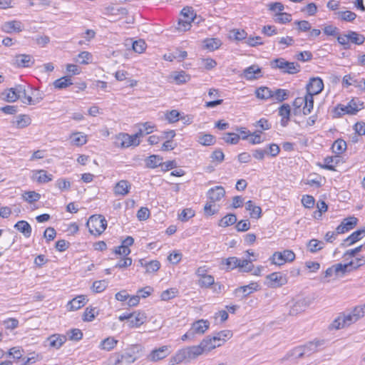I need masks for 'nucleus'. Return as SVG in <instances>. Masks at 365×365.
<instances>
[{"label":"nucleus","mask_w":365,"mask_h":365,"mask_svg":"<svg viewBox=\"0 0 365 365\" xmlns=\"http://www.w3.org/2000/svg\"><path fill=\"white\" fill-rule=\"evenodd\" d=\"M202 353V349L199 345L188 346L179 350L175 355L171 358L170 362L173 364H180L182 361L189 362L197 358Z\"/></svg>","instance_id":"f257e3e1"},{"label":"nucleus","mask_w":365,"mask_h":365,"mask_svg":"<svg viewBox=\"0 0 365 365\" xmlns=\"http://www.w3.org/2000/svg\"><path fill=\"white\" fill-rule=\"evenodd\" d=\"M270 65L272 68H277L282 73L295 74L300 71V65L298 63L289 62L283 58L272 60Z\"/></svg>","instance_id":"f03ea898"},{"label":"nucleus","mask_w":365,"mask_h":365,"mask_svg":"<svg viewBox=\"0 0 365 365\" xmlns=\"http://www.w3.org/2000/svg\"><path fill=\"white\" fill-rule=\"evenodd\" d=\"M91 234L96 236L101 235L107 227V221L103 216L92 215L86 223Z\"/></svg>","instance_id":"7ed1b4c3"},{"label":"nucleus","mask_w":365,"mask_h":365,"mask_svg":"<svg viewBox=\"0 0 365 365\" xmlns=\"http://www.w3.org/2000/svg\"><path fill=\"white\" fill-rule=\"evenodd\" d=\"M295 259V254L290 250L283 252H275L270 258L272 264L281 266L286 262H291Z\"/></svg>","instance_id":"20e7f679"},{"label":"nucleus","mask_w":365,"mask_h":365,"mask_svg":"<svg viewBox=\"0 0 365 365\" xmlns=\"http://www.w3.org/2000/svg\"><path fill=\"white\" fill-rule=\"evenodd\" d=\"M140 143V141H134L132 135L125 133H120L117 135L114 141L116 147L122 148H128L131 145L138 146Z\"/></svg>","instance_id":"39448f33"},{"label":"nucleus","mask_w":365,"mask_h":365,"mask_svg":"<svg viewBox=\"0 0 365 365\" xmlns=\"http://www.w3.org/2000/svg\"><path fill=\"white\" fill-rule=\"evenodd\" d=\"M15 90L17 93V99H20L24 103L28 105H35L42 100V98H33L31 96H27L25 86L18 85L15 87Z\"/></svg>","instance_id":"423d86ee"},{"label":"nucleus","mask_w":365,"mask_h":365,"mask_svg":"<svg viewBox=\"0 0 365 365\" xmlns=\"http://www.w3.org/2000/svg\"><path fill=\"white\" fill-rule=\"evenodd\" d=\"M267 284L272 288L279 287L287 282L285 274L281 272H273L267 276Z\"/></svg>","instance_id":"0eeeda50"},{"label":"nucleus","mask_w":365,"mask_h":365,"mask_svg":"<svg viewBox=\"0 0 365 365\" xmlns=\"http://www.w3.org/2000/svg\"><path fill=\"white\" fill-rule=\"evenodd\" d=\"M258 289V284L257 282H251L248 285L242 286L235 289L233 292V294L235 297H238L242 299Z\"/></svg>","instance_id":"6e6552de"},{"label":"nucleus","mask_w":365,"mask_h":365,"mask_svg":"<svg viewBox=\"0 0 365 365\" xmlns=\"http://www.w3.org/2000/svg\"><path fill=\"white\" fill-rule=\"evenodd\" d=\"M307 94L314 96L322 92L324 88L323 81L319 77H313L310 78L307 84Z\"/></svg>","instance_id":"1a4fd4ad"},{"label":"nucleus","mask_w":365,"mask_h":365,"mask_svg":"<svg viewBox=\"0 0 365 365\" xmlns=\"http://www.w3.org/2000/svg\"><path fill=\"white\" fill-rule=\"evenodd\" d=\"M356 322L357 321L351 312L347 314H344L343 315L339 316L338 318L333 322L331 326L334 328L339 329L344 328L346 326H349Z\"/></svg>","instance_id":"9d476101"},{"label":"nucleus","mask_w":365,"mask_h":365,"mask_svg":"<svg viewBox=\"0 0 365 365\" xmlns=\"http://www.w3.org/2000/svg\"><path fill=\"white\" fill-rule=\"evenodd\" d=\"M225 195V190L222 186H215L210 188L207 193L208 202L205 205H211V203L220 201Z\"/></svg>","instance_id":"9b49d317"},{"label":"nucleus","mask_w":365,"mask_h":365,"mask_svg":"<svg viewBox=\"0 0 365 365\" xmlns=\"http://www.w3.org/2000/svg\"><path fill=\"white\" fill-rule=\"evenodd\" d=\"M310 304L311 301L307 298L299 299L290 307L289 314L291 316H296L305 311Z\"/></svg>","instance_id":"f8f14e48"},{"label":"nucleus","mask_w":365,"mask_h":365,"mask_svg":"<svg viewBox=\"0 0 365 365\" xmlns=\"http://www.w3.org/2000/svg\"><path fill=\"white\" fill-rule=\"evenodd\" d=\"M24 29V24L17 20L9 21L1 25V30L6 34L19 33Z\"/></svg>","instance_id":"ddd939ff"},{"label":"nucleus","mask_w":365,"mask_h":365,"mask_svg":"<svg viewBox=\"0 0 365 365\" xmlns=\"http://www.w3.org/2000/svg\"><path fill=\"white\" fill-rule=\"evenodd\" d=\"M356 217L351 216L344 219L341 224L336 227V234H343L353 229L357 225Z\"/></svg>","instance_id":"4468645a"},{"label":"nucleus","mask_w":365,"mask_h":365,"mask_svg":"<svg viewBox=\"0 0 365 365\" xmlns=\"http://www.w3.org/2000/svg\"><path fill=\"white\" fill-rule=\"evenodd\" d=\"M13 63L17 67H30L34 63V59L29 54H18L14 56Z\"/></svg>","instance_id":"2eb2a0df"},{"label":"nucleus","mask_w":365,"mask_h":365,"mask_svg":"<svg viewBox=\"0 0 365 365\" xmlns=\"http://www.w3.org/2000/svg\"><path fill=\"white\" fill-rule=\"evenodd\" d=\"M210 322L207 320L200 319L195 322L190 330L195 336L196 334H203L209 328Z\"/></svg>","instance_id":"dca6fc26"},{"label":"nucleus","mask_w":365,"mask_h":365,"mask_svg":"<svg viewBox=\"0 0 365 365\" xmlns=\"http://www.w3.org/2000/svg\"><path fill=\"white\" fill-rule=\"evenodd\" d=\"M302 358H304V356L300 346H299L287 351V354L279 359V361L284 363L287 361H293Z\"/></svg>","instance_id":"f3484780"},{"label":"nucleus","mask_w":365,"mask_h":365,"mask_svg":"<svg viewBox=\"0 0 365 365\" xmlns=\"http://www.w3.org/2000/svg\"><path fill=\"white\" fill-rule=\"evenodd\" d=\"M336 110L339 115H344L345 113L354 115L356 113V112L359 110V108L354 100H351L346 106H343L341 104L338 105L336 108Z\"/></svg>","instance_id":"a211bd4d"},{"label":"nucleus","mask_w":365,"mask_h":365,"mask_svg":"<svg viewBox=\"0 0 365 365\" xmlns=\"http://www.w3.org/2000/svg\"><path fill=\"white\" fill-rule=\"evenodd\" d=\"M169 355L168 346H163L159 349L153 350L150 355L148 356V359L152 361H158L159 360L163 359Z\"/></svg>","instance_id":"6ab92c4d"},{"label":"nucleus","mask_w":365,"mask_h":365,"mask_svg":"<svg viewBox=\"0 0 365 365\" xmlns=\"http://www.w3.org/2000/svg\"><path fill=\"white\" fill-rule=\"evenodd\" d=\"M48 342V346L53 349H59L66 341V337L64 335L55 334L51 335L46 340Z\"/></svg>","instance_id":"aec40b11"},{"label":"nucleus","mask_w":365,"mask_h":365,"mask_svg":"<svg viewBox=\"0 0 365 365\" xmlns=\"http://www.w3.org/2000/svg\"><path fill=\"white\" fill-rule=\"evenodd\" d=\"M322 344V343L320 341H313L300 346V348L302 349L304 356L307 357L317 352L318 351V346Z\"/></svg>","instance_id":"412c9836"},{"label":"nucleus","mask_w":365,"mask_h":365,"mask_svg":"<svg viewBox=\"0 0 365 365\" xmlns=\"http://www.w3.org/2000/svg\"><path fill=\"white\" fill-rule=\"evenodd\" d=\"M291 108L287 103L282 105L279 108V115L282 117L280 123L283 127H286L290 120Z\"/></svg>","instance_id":"4be33fe9"},{"label":"nucleus","mask_w":365,"mask_h":365,"mask_svg":"<svg viewBox=\"0 0 365 365\" xmlns=\"http://www.w3.org/2000/svg\"><path fill=\"white\" fill-rule=\"evenodd\" d=\"M261 68L257 65H252L245 69L244 76L247 80H254L262 76Z\"/></svg>","instance_id":"5701e85b"},{"label":"nucleus","mask_w":365,"mask_h":365,"mask_svg":"<svg viewBox=\"0 0 365 365\" xmlns=\"http://www.w3.org/2000/svg\"><path fill=\"white\" fill-rule=\"evenodd\" d=\"M113 357L114 359L113 365L130 364L135 361V358H132L127 351H125L123 354L115 353Z\"/></svg>","instance_id":"b1692460"},{"label":"nucleus","mask_w":365,"mask_h":365,"mask_svg":"<svg viewBox=\"0 0 365 365\" xmlns=\"http://www.w3.org/2000/svg\"><path fill=\"white\" fill-rule=\"evenodd\" d=\"M87 301L86 296L79 295L69 301L67 307L69 310H78L83 307Z\"/></svg>","instance_id":"393cba45"},{"label":"nucleus","mask_w":365,"mask_h":365,"mask_svg":"<svg viewBox=\"0 0 365 365\" xmlns=\"http://www.w3.org/2000/svg\"><path fill=\"white\" fill-rule=\"evenodd\" d=\"M71 143L76 146H82L87 143V135L81 132L72 133L70 135Z\"/></svg>","instance_id":"a878e982"},{"label":"nucleus","mask_w":365,"mask_h":365,"mask_svg":"<svg viewBox=\"0 0 365 365\" xmlns=\"http://www.w3.org/2000/svg\"><path fill=\"white\" fill-rule=\"evenodd\" d=\"M232 336V333L230 330H222L217 333H216L214 337V342H217V346L219 347L222 346L225 341L227 339H230Z\"/></svg>","instance_id":"bb28decb"},{"label":"nucleus","mask_w":365,"mask_h":365,"mask_svg":"<svg viewBox=\"0 0 365 365\" xmlns=\"http://www.w3.org/2000/svg\"><path fill=\"white\" fill-rule=\"evenodd\" d=\"M365 234V227L362 229L358 230L354 232L351 235H350L348 237H346L344 240L343 245L346 244V245L349 246L355 243L356 242L361 240L363 237V235Z\"/></svg>","instance_id":"cd10ccee"},{"label":"nucleus","mask_w":365,"mask_h":365,"mask_svg":"<svg viewBox=\"0 0 365 365\" xmlns=\"http://www.w3.org/2000/svg\"><path fill=\"white\" fill-rule=\"evenodd\" d=\"M132 314H134V317L130 318L129 321V326L130 327H139L145 322L146 316L145 313L133 312Z\"/></svg>","instance_id":"c85d7f7f"},{"label":"nucleus","mask_w":365,"mask_h":365,"mask_svg":"<svg viewBox=\"0 0 365 365\" xmlns=\"http://www.w3.org/2000/svg\"><path fill=\"white\" fill-rule=\"evenodd\" d=\"M105 15L107 16H125L128 15V11L125 8L120 7V8H115L113 6H109L105 8L104 13Z\"/></svg>","instance_id":"c756f323"},{"label":"nucleus","mask_w":365,"mask_h":365,"mask_svg":"<svg viewBox=\"0 0 365 365\" xmlns=\"http://www.w3.org/2000/svg\"><path fill=\"white\" fill-rule=\"evenodd\" d=\"M14 227L21 232L26 237H29L31 235V225L25 220H21L17 222Z\"/></svg>","instance_id":"7c9ffc66"},{"label":"nucleus","mask_w":365,"mask_h":365,"mask_svg":"<svg viewBox=\"0 0 365 365\" xmlns=\"http://www.w3.org/2000/svg\"><path fill=\"white\" fill-rule=\"evenodd\" d=\"M256 97L262 100L272 98V91L267 86H261L255 91Z\"/></svg>","instance_id":"2f4dec72"},{"label":"nucleus","mask_w":365,"mask_h":365,"mask_svg":"<svg viewBox=\"0 0 365 365\" xmlns=\"http://www.w3.org/2000/svg\"><path fill=\"white\" fill-rule=\"evenodd\" d=\"M33 178L39 183H46L52 180L53 175L44 170H36Z\"/></svg>","instance_id":"473e14b6"},{"label":"nucleus","mask_w":365,"mask_h":365,"mask_svg":"<svg viewBox=\"0 0 365 365\" xmlns=\"http://www.w3.org/2000/svg\"><path fill=\"white\" fill-rule=\"evenodd\" d=\"M213 339V336H207L200 342L199 346L202 349L203 352L210 351L217 347L216 345L217 344V342H214Z\"/></svg>","instance_id":"72a5a7b5"},{"label":"nucleus","mask_w":365,"mask_h":365,"mask_svg":"<svg viewBox=\"0 0 365 365\" xmlns=\"http://www.w3.org/2000/svg\"><path fill=\"white\" fill-rule=\"evenodd\" d=\"M31 123V119L28 115H19L16 117V120L13 124L17 128H24L29 126Z\"/></svg>","instance_id":"f704fd0d"},{"label":"nucleus","mask_w":365,"mask_h":365,"mask_svg":"<svg viewBox=\"0 0 365 365\" xmlns=\"http://www.w3.org/2000/svg\"><path fill=\"white\" fill-rule=\"evenodd\" d=\"M304 106L302 109L303 114L307 115L314 108V96L307 94L304 98Z\"/></svg>","instance_id":"c9c22d12"},{"label":"nucleus","mask_w":365,"mask_h":365,"mask_svg":"<svg viewBox=\"0 0 365 365\" xmlns=\"http://www.w3.org/2000/svg\"><path fill=\"white\" fill-rule=\"evenodd\" d=\"M289 96V91L285 89L277 88L275 91H272V98L277 102H282L287 99Z\"/></svg>","instance_id":"e433bc0d"},{"label":"nucleus","mask_w":365,"mask_h":365,"mask_svg":"<svg viewBox=\"0 0 365 365\" xmlns=\"http://www.w3.org/2000/svg\"><path fill=\"white\" fill-rule=\"evenodd\" d=\"M324 246V242L323 241H319L316 239H312L309 240L307 245L308 250L312 253H315L317 251L323 249Z\"/></svg>","instance_id":"4c0bfd02"},{"label":"nucleus","mask_w":365,"mask_h":365,"mask_svg":"<svg viewBox=\"0 0 365 365\" xmlns=\"http://www.w3.org/2000/svg\"><path fill=\"white\" fill-rule=\"evenodd\" d=\"M128 182L120 180L114 187V192L115 195H125L128 192Z\"/></svg>","instance_id":"58836bf2"},{"label":"nucleus","mask_w":365,"mask_h":365,"mask_svg":"<svg viewBox=\"0 0 365 365\" xmlns=\"http://www.w3.org/2000/svg\"><path fill=\"white\" fill-rule=\"evenodd\" d=\"M163 158L159 155H153L145 159V164L148 168H155L162 165Z\"/></svg>","instance_id":"ea45409f"},{"label":"nucleus","mask_w":365,"mask_h":365,"mask_svg":"<svg viewBox=\"0 0 365 365\" xmlns=\"http://www.w3.org/2000/svg\"><path fill=\"white\" fill-rule=\"evenodd\" d=\"M348 38L349 39V42L356 45H361L364 43L365 41V37L364 35L352 31L348 32Z\"/></svg>","instance_id":"a19ab883"},{"label":"nucleus","mask_w":365,"mask_h":365,"mask_svg":"<svg viewBox=\"0 0 365 365\" xmlns=\"http://www.w3.org/2000/svg\"><path fill=\"white\" fill-rule=\"evenodd\" d=\"M117 344L118 340L115 339L113 337H108L101 342L100 347L101 349L110 351Z\"/></svg>","instance_id":"79ce46f5"},{"label":"nucleus","mask_w":365,"mask_h":365,"mask_svg":"<svg viewBox=\"0 0 365 365\" xmlns=\"http://www.w3.org/2000/svg\"><path fill=\"white\" fill-rule=\"evenodd\" d=\"M354 264V262L353 261H351L350 262H349L347 264H343L339 263V264H334L333 267L334 269V274L336 275H337L339 273L344 274L347 272H350L351 270L350 267Z\"/></svg>","instance_id":"37998d69"},{"label":"nucleus","mask_w":365,"mask_h":365,"mask_svg":"<svg viewBox=\"0 0 365 365\" xmlns=\"http://www.w3.org/2000/svg\"><path fill=\"white\" fill-rule=\"evenodd\" d=\"M70 76H63L53 82V86L56 88L63 89L67 88L68 86L72 85Z\"/></svg>","instance_id":"c03bdc74"},{"label":"nucleus","mask_w":365,"mask_h":365,"mask_svg":"<svg viewBox=\"0 0 365 365\" xmlns=\"http://www.w3.org/2000/svg\"><path fill=\"white\" fill-rule=\"evenodd\" d=\"M171 76L175 82L178 85L185 83L190 79V76L187 75L185 71L176 72Z\"/></svg>","instance_id":"a18cd8bd"},{"label":"nucleus","mask_w":365,"mask_h":365,"mask_svg":"<svg viewBox=\"0 0 365 365\" xmlns=\"http://www.w3.org/2000/svg\"><path fill=\"white\" fill-rule=\"evenodd\" d=\"M333 151L337 154L343 153L346 149V143L342 139H337L332 145Z\"/></svg>","instance_id":"49530a36"},{"label":"nucleus","mask_w":365,"mask_h":365,"mask_svg":"<svg viewBox=\"0 0 365 365\" xmlns=\"http://www.w3.org/2000/svg\"><path fill=\"white\" fill-rule=\"evenodd\" d=\"M22 197L25 201H26L29 203H34L35 202H37L40 197L41 195L39 193L36 192L35 191H28L25 192Z\"/></svg>","instance_id":"de8ad7c7"},{"label":"nucleus","mask_w":365,"mask_h":365,"mask_svg":"<svg viewBox=\"0 0 365 365\" xmlns=\"http://www.w3.org/2000/svg\"><path fill=\"white\" fill-rule=\"evenodd\" d=\"M236 221H237L236 216L233 214H229L220 220V221L219 222V226L226 227H228L230 225L235 224L236 222Z\"/></svg>","instance_id":"09e8293b"},{"label":"nucleus","mask_w":365,"mask_h":365,"mask_svg":"<svg viewBox=\"0 0 365 365\" xmlns=\"http://www.w3.org/2000/svg\"><path fill=\"white\" fill-rule=\"evenodd\" d=\"M91 58L92 55L91 53L88 51H82L77 56L75 61L81 64H88L91 61Z\"/></svg>","instance_id":"8fccbe9b"},{"label":"nucleus","mask_w":365,"mask_h":365,"mask_svg":"<svg viewBox=\"0 0 365 365\" xmlns=\"http://www.w3.org/2000/svg\"><path fill=\"white\" fill-rule=\"evenodd\" d=\"M220 44V41L217 38H208L204 41V47L210 51L218 48Z\"/></svg>","instance_id":"3c124183"},{"label":"nucleus","mask_w":365,"mask_h":365,"mask_svg":"<svg viewBox=\"0 0 365 365\" xmlns=\"http://www.w3.org/2000/svg\"><path fill=\"white\" fill-rule=\"evenodd\" d=\"M15 88H11L7 91L1 93L2 98L8 102H14L17 100Z\"/></svg>","instance_id":"603ef678"},{"label":"nucleus","mask_w":365,"mask_h":365,"mask_svg":"<svg viewBox=\"0 0 365 365\" xmlns=\"http://www.w3.org/2000/svg\"><path fill=\"white\" fill-rule=\"evenodd\" d=\"M198 284L201 287L207 288L215 284V279L212 275L207 274L199 279Z\"/></svg>","instance_id":"864d4df0"},{"label":"nucleus","mask_w":365,"mask_h":365,"mask_svg":"<svg viewBox=\"0 0 365 365\" xmlns=\"http://www.w3.org/2000/svg\"><path fill=\"white\" fill-rule=\"evenodd\" d=\"M198 142L202 145H211L215 144V138L211 134H203L199 137Z\"/></svg>","instance_id":"5fc2aeb1"},{"label":"nucleus","mask_w":365,"mask_h":365,"mask_svg":"<svg viewBox=\"0 0 365 365\" xmlns=\"http://www.w3.org/2000/svg\"><path fill=\"white\" fill-rule=\"evenodd\" d=\"M108 287V282L106 280L95 281L93 283L91 289L96 293H101Z\"/></svg>","instance_id":"6e6d98bb"},{"label":"nucleus","mask_w":365,"mask_h":365,"mask_svg":"<svg viewBox=\"0 0 365 365\" xmlns=\"http://www.w3.org/2000/svg\"><path fill=\"white\" fill-rule=\"evenodd\" d=\"M178 289L175 288H170L167 290L163 291L161 293L160 298L163 301H168L171 299H173L176 297L178 294Z\"/></svg>","instance_id":"4d7b16f0"},{"label":"nucleus","mask_w":365,"mask_h":365,"mask_svg":"<svg viewBox=\"0 0 365 365\" xmlns=\"http://www.w3.org/2000/svg\"><path fill=\"white\" fill-rule=\"evenodd\" d=\"M225 264L227 266L226 269L227 270H231L234 269L235 268H237V267L240 264V259H238L236 257H230L227 259H225Z\"/></svg>","instance_id":"13d9d810"},{"label":"nucleus","mask_w":365,"mask_h":365,"mask_svg":"<svg viewBox=\"0 0 365 365\" xmlns=\"http://www.w3.org/2000/svg\"><path fill=\"white\" fill-rule=\"evenodd\" d=\"M143 348L139 344H133L130 346L125 351L131 356L132 358H135V361L138 358V354L142 351Z\"/></svg>","instance_id":"bf43d9fd"},{"label":"nucleus","mask_w":365,"mask_h":365,"mask_svg":"<svg viewBox=\"0 0 365 365\" xmlns=\"http://www.w3.org/2000/svg\"><path fill=\"white\" fill-rule=\"evenodd\" d=\"M240 138V137L239 135L232 133H227L222 137V139L225 143L232 145L237 144L239 142Z\"/></svg>","instance_id":"052dcab7"},{"label":"nucleus","mask_w":365,"mask_h":365,"mask_svg":"<svg viewBox=\"0 0 365 365\" xmlns=\"http://www.w3.org/2000/svg\"><path fill=\"white\" fill-rule=\"evenodd\" d=\"M254 265L252 263L250 259H240V264L237 268L240 269L241 272H250L252 270Z\"/></svg>","instance_id":"680f3d73"},{"label":"nucleus","mask_w":365,"mask_h":365,"mask_svg":"<svg viewBox=\"0 0 365 365\" xmlns=\"http://www.w3.org/2000/svg\"><path fill=\"white\" fill-rule=\"evenodd\" d=\"M194 216L195 211L191 208H186L184 209L180 214H179L178 219L182 222H186Z\"/></svg>","instance_id":"e2e57ef3"},{"label":"nucleus","mask_w":365,"mask_h":365,"mask_svg":"<svg viewBox=\"0 0 365 365\" xmlns=\"http://www.w3.org/2000/svg\"><path fill=\"white\" fill-rule=\"evenodd\" d=\"M351 312L356 321L362 318L365 315V303L362 305L355 307Z\"/></svg>","instance_id":"0e129e2a"},{"label":"nucleus","mask_w":365,"mask_h":365,"mask_svg":"<svg viewBox=\"0 0 365 365\" xmlns=\"http://www.w3.org/2000/svg\"><path fill=\"white\" fill-rule=\"evenodd\" d=\"M261 134L262 130H256L255 132H253L251 134H250L249 137L250 138H248L250 143H252V145L259 144L262 143L263 140L261 137Z\"/></svg>","instance_id":"69168bd1"},{"label":"nucleus","mask_w":365,"mask_h":365,"mask_svg":"<svg viewBox=\"0 0 365 365\" xmlns=\"http://www.w3.org/2000/svg\"><path fill=\"white\" fill-rule=\"evenodd\" d=\"M145 267L146 268V272H157L160 267V264L158 260H152L145 263Z\"/></svg>","instance_id":"338daca9"},{"label":"nucleus","mask_w":365,"mask_h":365,"mask_svg":"<svg viewBox=\"0 0 365 365\" xmlns=\"http://www.w3.org/2000/svg\"><path fill=\"white\" fill-rule=\"evenodd\" d=\"M150 212L148 207H140L137 212V217L140 221L146 220L150 217Z\"/></svg>","instance_id":"774afa93"}]
</instances>
